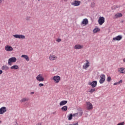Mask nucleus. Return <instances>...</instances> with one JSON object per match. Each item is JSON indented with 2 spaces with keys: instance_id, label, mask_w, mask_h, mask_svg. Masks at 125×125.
I'll return each mask as SVG.
<instances>
[{
  "instance_id": "412c9836",
  "label": "nucleus",
  "mask_w": 125,
  "mask_h": 125,
  "mask_svg": "<svg viewBox=\"0 0 125 125\" xmlns=\"http://www.w3.org/2000/svg\"><path fill=\"white\" fill-rule=\"evenodd\" d=\"M1 69L4 70V71H6L7 70H9V67L6 65H4L1 67Z\"/></svg>"
},
{
  "instance_id": "7c9ffc66",
  "label": "nucleus",
  "mask_w": 125,
  "mask_h": 125,
  "mask_svg": "<svg viewBox=\"0 0 125 125\" xmlns=\"http://www.w3.org/2000/svg\"><path fill=\"white\" fill-rule=\"evenodd\" d=\"M111 76H108L106 79L107 82H111Z\"/></svg>"
},
{
  "instance_id": "6ab92c4d",
  "label": "nucleus",
  "mask_w": 125,
  "mask_h": 125,
  "mask_svg": "<svg viewBox=\"0 0 125 125\" xmlns=\"http://www.w3.org/2000/svg\"><path fill=\"white\" fill-rule=\"evenodd\" d=\"M10 69H11L12 70H18V69H19V66H18V65H14L10 67Z\"/></svg>"
},
{
  "instance_id": "c756f323",
  "label": "nucleus",
  "mask_w": 125,
  "mask_h": 125,
  "mask_svg": "<svg viewBox=\"0 0 125 125\" xmlns=\"http://www.w3.org/2000/svg\"><path fill=\"white\" fill-rule=\"evenodd\" d=\"M79 117H82L83 116V111H81L78 113Z\"/></svg>"
},
{
  "instance_id": "a211bd4d",
  "label": "nucleus",
  "mask_w": 125,
  "mask_h": 125,
  "mask_svg": "<svg viewBox=\"0 0 125 125\" xmlns=\"http://www.w3.org/2000/svg\"><path fill=\"white\" fill-rule=\"evenodd\" d=\"M83 46L80 44H77L74 46L75 49H82V48H83Z\"/></svg>"
},
{
  "instance_id": "79ce46f5",
  "label": "nucleus",
  "mask_w": 125,
  "mask_h": 125,
  "mask_svg": "<svg viewBox=\"0 0 125 125\" xmlns=\"http://www.w3.org/2000/svg\"><path fill=\"white\" fill-rule=\"evenodd\" d=\"M91 6H92V4H91Z\"/></svg>"
},
{
  "instance_id": "a878e982",
  "label": "nucleus",
  "mask_w": 125,
  "mask_h": 125,
  "mask_svg": "<svg viewBox=\"0 0 125 125\" xmlns=\"http://www.w3.org/2000/svg\"><path fill=\"white\" fill-rule=\"evenodd\" d=\"M123 83V80H120V81H119L118 82H117V83H114V85H118V84H120V83Z\"/></svg>"
},
{
  "instance_id": "4be33fe9",
  "label": "nucleus",
  "mask_w": 125,
  "mask_h": 125,
  "mask_svg": "<svg viewBox=\"0 0 125 125\" xmlns=\"http://www.w3.org/2000/svg\"><path fill=\"white\" fill-rule=\"evenodd\" d=\"M68 102L67 101H62L60 103V106H64V105H66V104Z\"/></svg>"
},
{
  "instance_id": "aec40b11",
  "label": "nucleus",
  "mask_w": 125,
  "mask_h": 125,
  "mask_svg": "<svg viewBox=\"0 0 125 125\" xmlns=\"http://www.w3.org/2000/svg\"><path fill=\"white\" fill-rule=\"evenodd\" d=\"M21 57H22V58H24L26 61H30V59L29 58L28 55H22Z\"/></svg>"
},
{
  "instance_id": "4c0bfd02",
  "label": "nucleus",
  "mask_w": 125,
  "mask_h": 125,
  "mask_svg": "<svg viewBox=\"0 0 125 125\" xmlns=\"http://www.w3.org/2000/svg\"><path fill=\"white\" fill-rule=\"evenodd\" d=\"M2 1H3V0H0V3H1V2H2Z\"/></svg>"
},
{
  "instance_id": "20e7f679",
  "label": "nucleus",
  "mask_w": 125,
  "mask_h": 125,
  "mask_svg": "<svg viewBox=\"0 0 125 125\" xmlns=\"http://www.w3.org/2000/svg\"><path fill=\"white\" fill-rule=\"evenodd\" d=\"M52 80L54 81L55 83H59L60 82V80H61V78H60V76L57 75L54 76L52 78Z\"/></svg>"
},
{
  "instance_id": "0eeeda50",
  "label": "nucleus",
  "mask_w": 125,
  "mask_h": 125,
  "mask_svg": "<svg viewBox=\"0 0 125 125\" xmlns=\"http://www.w3.org/2000/svg\"><path fill=\"white\" fill-rule=\"evenodd\" d=\"M101 79L100 80L99 83H103L104 82H105V80H106V76L104 74H101L100 76Z\"/></svg>"
},
{
  "instance_id": "2eb2a0df",
  "label": "nucleus",
  "mask_w": 125,
  "mask_h": 125,
  "mask_svg": "<svg viewBox=\"0 0 125 125\" xmlns=\"http://www.w3.org/2000/svg\"><path fill=\"white\" fill-rule=\"evenodd\" d=\"M121 17H123V14L121 13H118L115 15L114 18V19H117Z\"/></svg>"
},
{
  "instance_id": "423d86ee",
  "label": "nucleus",
  "mask_w": 125,
  "mask_h": 125,
  "mask_svg": "<svg viewBox=\"0 0 125 125\" xmlns=\"http://www.w3.org/2000/svg\"><path fill=\"white\" fill-rule=\"evenodd\" d=\"M98 22L99 25H103V23L105 22V18L103 17H100Z\"/></svg>"
},
{
  "instance_id": "9d476101",
  "label": "nucleus",
  "mask_w": 125,
  "mask_h": 125,
  "mask_svg": "<svg viewBox=\"0 0 125 125\" xmlns=\"http://www.w3.org/2000/svg\"><path fill=\"white\" fill-rule=\"evenodd\" d=\"M89 85H91L92 87H96V85H97V81H92L88 83Z\"/></svg>"
},
{
  "instance_id": "72a5a7b5",
  "label": "nucleus",
  "mask_w": 125,
  "mask_h": 125,
  "mask_svg": "<svg viewBox=\"0 0 125 125\" xmlns=\"http://www.w3.org/2000/svg\"><path fill=\"white\" fill-rule=\"evenodd\" d=\"M57 42H61V39H57Z\"/></svg>"
},
{
  "instance_id": "5701e85b",
  "label": "nucleus",
  "mask_w": 125,
  "mask_h": 125,
  "mask_svg": "<svg viewBox=\"0 0 125 125\" xmlns=\"http://www.w3.org/2000/svg\"><path fill=\"white\" fill-rule=\"evenodd\" d=\"M61 109L62 111H63V112H66V111L68 110V107L66 105H65L62 107Z\"/></svg>"
},
{
  "instance_id": "f8f14e48",
  "label": "nucleus",
  "mask_w": 125,
  "mask_h": 125,
  "mask_svg": "<svg viewBox=\"0 0 125 125\" xmlns=\"http://www.w3.org/2000/svg\"><path fill=\"white\" fill-rule=\"evenodd\" d=\"M5 50L6 51H13V48L10 45H7L5 46Z\"/></svg>"
},
{
  "instance_id": "58836bf2",
  "label": "nucleus",
  "mask_w": 125,
  "mask_h": 125,
  "mask_svg": "<svg viewBox=\"0 0 125 125\" xmlns=\"http://www.w3.org/2000/svg\"><path fill=\"white\" fill-rule=\"evenodd\" d=\"M36 125H42V123H38Z\"/></svg>"
},
{
  "instance_id": "39448f33",
  "label": "nucleus",
  "mask_w": 125,
  "mask_h": 125,
  "mask_svg": "<svg viewBox=\"0 0 125 125\" xmlns=\"http://www.w3.org/2000/svg\"><path fill=\"white\" fill-rule=\"evenodd\" d=\"M36 80L38 82H44V77L42 76V74H40L36 77Z\"/></svg>"
},
{
  "instance_id": "ddd939ff",
  "label": "nucleus",
  "mask_w": 125,
  "mask_h": 125,
  "mask_svg": "<svg viewBox=\"0 0 125 125\" xmlns=\"http://www.w3.org/2000/svg\"><path fill=\"white\" fill-rule=\"evenodd\" d=\"M6 107L3 106L0 108V115H3L6 112Z\"/></svg>"
},
{
  "instance_id": "e433bc0d",
  "label": "nucleus",
  "mask_w": 125,
  "mask_h": 125,
  "mask_svg": "<svg viewBox=\"0 0 125 125\" xmlns=\"http://www.w3.org/2000/svg\"><path fill=\"white\" fill-rule=\"evenodd\" d=\"M79 125V123H76L75 124H74V125Z\"/></svg>"
},
{
  "instance_id": "7ed1b4c3",
  "label": "nucleus",
  "mask_w": 125,
  "mask_h": 125,
  "mask_svg": "<svg viewBox=\"0 0 125 125\" xmlns=\"http://www.w3.org/2000/svg\"><path fill=\"white\" fill-rule=\"evenodd\" d=\"M86 108L87 110H92L93 109V105L90 102H86Z\"/></svg>"
},
{
  "instance_id": "f704fd0d",
  "label": "nucleus",
  "mask_w": 125,
  "mask_h": 125,
  "mask_svg": "<svg viewBox=\"0 0 125 125\" xmlns=\"http://www.w3.org/2000/svg\"><path fill=\"white\" fill-rule=\"evenodd\" d=\"M39 86H40V87H42V86H43V84L42 83H40Z\"/></svg>"
},
{
  "instance_id": "f3484780",
  "label": "nucleus",
  "mask_w": 125,
  "mask_h": 125,
  "mask_svg": "<svg viewBox=\"0 0 125 125\" xmlns=\"http://www.w3.org/2000/svg\"><path fill=\"white\" fill-rule=\"evenodd\" d=\"M119 73H121V74H125V68L124 67H120L118 68Z\"/></svg>"
},
{
  "instance_id": "cd10ccee",
  "label": "nucleus",
  "mask_w": 125,
  "mask_h": 125,
  "mask_svg": "<svg viewBox=\"0 0 125 125\" xmlns=\"http://www.w3.org/2000/svg\"><path fill=\"white\" fill-rule=\"evenodd\" d=\"M73 114H70L69 116H68L69 121H71L73 119Z\"/></svg>"
},
{
  "instance_id": "6e6552de",
  "label": "nucleus",
  "mask_w": 125,
  "mask_h": 125,
  "mask_svg": "<svg viewBox=\"0 0 125 125\" xmlns=\"http://www.w3.org/2000/svg\"><path fill=\"white\" fill-rule=\"evenodd\" d=\"M81 4V1L80 0H74L71 3V5H74V6H79Z\"/></svg>"
},
{
  "instance_id": "ea45409f",
  "label": "nucleus",
  "mask_w": 125,
  "mask_h": 125,
  "mask_svg": "<svg viewBox=\"0 0 125 125\" xmlns=\"http://www.w3.org/2000/svg\"><path fill=\"white\" fill-rule=\"evenodd\" d=\"M34 92H31L30 93V94H34Z\"/></svg>"
},
{
  "instance_id": "393cba45",
  "label": "nucleus",
  "mask_w": 125,
  "mask_h": 125,
  "mask_svg": "<svg viewBox=\"0 0 125 125\" xmlns=\"http://www.w3.org/2000/svg\"><path fill=\"white\" fill-rule=\"evenodd\" d=\"M25 101H29V98H24L23 99L21 100V102H25Z\"/></svg>"
},
{
  "instance_id": "a19ab883",
  "label": "nucleus",
  "mask_w": 125,
  "mask_h": 125,
  "mask_svg": "<svg viewBox=\"0 0 125 125\" xmlns=\"http://www.w3.org/2000/svg\"><path fill=\"white\" fill-rule=\"evenodd\" d=\"M124 62H125V58L123 59Z\"/></svg>"
},
{
  "instance_id": "bb28decb",
  "label": "nucleus",
  "mask_w": 125,
  "mask_h": 125,
  "mask_svg": "<svg viewBox=\"0 0 125 125\" xmlns=\"http://www.w3.org/2000/svg\"><path fill=\"white\" fill-rule=\"evenodd\" d=\"M96 89L95 88H91L90 90L89 91V92L91 94L93 93L95 91H96Z\"/></svg>"
},
{
  "instance_id": "f03ea898",
  "label": "nucleus",
  "mask_w": 125,
  "mask_h": 125,
  "mask_svg": "<svg viewBox=\"0 0 125 125\" xmlns=\"http://www.w3.org/2000/svg\"><path fill=\"white\" fill-rule=\"evenodd\" d=\"M48 58H49V61H56L58 57H57V56L56 55L50 54Z\"/></svg>"
},
{
  "instance_id": "f257e3e1",
  "label": "nucleus",
  "mask_w": 125,
  "mask_h": 125,
  "mask_svg": "<svg viewBox=\"0 0 125 125\" xmlns=\"http://www.w3.org/2000/svg\"><path fill=\"white\" fill-rule=\"evenodd\" d=\"M17 61V59L16 57L10 58L8 61V64L9 66H12V63H15Z\"/></svg>"
},
{
  "instance_id": "dca6fc26",
  "label": "nucleus",
  "mask_w": 125,
  "mask_h": 125,
  "mask_svg": "<svg viewBox=\"0 0 125 125\" xmlns=\"http://www.w3.org/2000/svg\"><path fill=\"white\" fill-rule=\"evenodd\" d=\"M81 24L82 25H83L84 26L87 25V24H88V20H87V19H84L82 21Z\"/></svg>"
},
{
  "instance_id": "1a4fd4ad",
  "label": "nucleus",
  "mask_w": 125,
  "mask_h": 125,
  "mask_svg": "<svg viewBox=\"0 0 125 125\" xmlns=\"http://www.w3.org/2000/svg\"><path fill=\"white\" fill-rule=\"evenodd\" d=\"M85 63H84L83 65V69H84V70H87V68H88V67H89L90 64H89V62H88V60H86L85 61Z\"/></svg>"
},
{
  "instance_id": "473e14b6",
  "label": "nucleus",
  "mask_w": 125,
  "mask_h": 125,
  "mask_svg": "<svg viewBox=\"0 0 125 125\" xmlns=\"http://www.w3.org/2000/svg\"><path fill=\"white\" fill-rule=\"evenodd\" d=\"M125 124V122H122L118 124L117 125H124Z\"/></svg>"
},
{
  "instance_id": "37998d69",
  "label": "nucleus",
  "mask_w": 125,
  "mask_h": 125,
  "mask_svg": "<svg viewBox=\"0 0 125 125\" xmlns=\"http://www.w3.org/2000/svg\"><path fill=\"white\" fill-rule=\"evenodd\" d=\"M0 123H1V121H0Z\"/></svg>"
},
{
  "instance_id": "b1692460",
  "label": "nucleus",
  "mask_w": 125,
  "mask_h": 125,
  "mask_svg": "<svg viewBox=\"0 0 125 125\" xmlns=\"http://www.w3.org/2000/svg\"><path fill=\"white\" fill-rule=\"evenodd\" d=\"M100 29H99V28H95L93 30L94 34H96V33H97L98 32H100Z\"/></svg>"
},
{
  "instance_id": "c85d7f7f",
  "label": "nucleus",
  "mask_w": 125,
  "mask_h": 125,
  "mask_svg": "<svg viewBox=\"0 0 125 125\" xmlns=\"http://www.w3.org/2000/svg\"><path fill=\"white\" fill-rule=\"evenodd\" d=\"M31 18L30 16H27L25 18V20H26V21H30Z\"/></svg>"
},
{
  "instance_id": "9b49d317",
  "label": "nucleus",
  "mask_w": 125,
  "mask_h": 125,
  "mask_svg": "<svg viewBox=\"0 0 125 125\" xmlns=\"http://www.w3.org/2000/svg\"><path fill=\"white\" fill-rule=\"evenodd\" d=\"M13 37H14V38H15L16 39H24L25 38L24 35H19V34L14 35Z\"/></svg>"
},
{
  "instance_id": "c9c22d12",
  "label": "nucleus",
  "mask_w": 125,
  "mask_h": 125,
  "mask_svg": "<svg viewBox=\"0 0 125 125\" xmlns=\"http://www.w3.org/2000/svg\"><path fill=\"white\" fill-rule=\"evenodd\" d=\"M2 74V70L0 69V75H1Z\"/></svg>"
},
{
  "instance_id": "4468645a",
  "label": "nucleus",
  "mask_w": 125,
  "mask_h": 125,
  "mask_svg": "<svg viewBox=\"0 0 125 125\" xmlns=\"http://www.w3.org/2000/svg\"><path fill=\"white\" fill-rule=\"evenodd\" d=\"M122 39H123V36H122V35H118L116 37H114L113 38V41H114V42H116V41H121V40H122Z\"/></svg>"
},
{
  "instance_id": "2f4dec72",
  "label": "nucleus",
  "mask_w": 125,
  "mask_h": 125,
  "mask_svg": "<svg viewBox=\"0 0 125 125\" xmlns=\"http://www.w3.org/2000/svg\"><path fill=\"white\" fill-rule=\"evenodd\" d=\"M79 115V113H74L72 115V116L73 117H78V116Z\"/></svg>"
}]
</instances>
